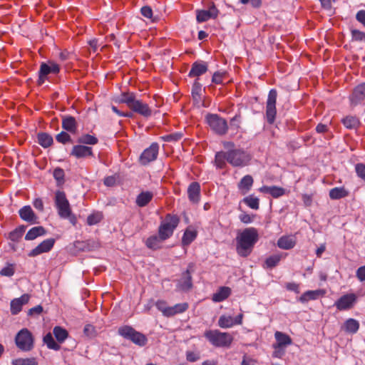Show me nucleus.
<instances>
[{"label": "nucleus", "mask_w": 365, "mask_h": 365, "mask_svg": "<svg viewBox=\"0 0 365 365\" xmlns=\"http://www.w3.org/2000/svg\"><path fill=\"white\" fill-rule=\"evenodd\" d=\"M277 92L275 89H271L268 94L266 103V118L269 124H273L277 114L276 102Z\"/></svg>", "instance_id": "obj_9"}, {"label": "nucleus", "mask_w": 365, "mask_h": 365, "mask_svg": "<svg viewBox=\"0 0 365 365\" xmlns=\"http://www.w3.org/2000/svg\"><path fill=\"white\" fill-rule=\"evenodd\" d=\"M15 272L14 266L12 264H9L6 267L1 269L0 274L1 276L11 277Z\"/></svg>", "instance_id": "obj_54"}, {"label": "nucleus", "mask_w": 365, "mask_h": 365, "mask_svg": "<svg viewBox=\"0 0 365 365\" xmlns=\"http://www.w3.org/2000/svg\"><path fill=\"white\" fill-rule=\"evenodd\" d=\"M153 197V195L150 192H142L137 196L136 204L139 207H145L151 201Z\"/></svg>", "instance_id": "obj_34"}, {"label": "nucleus", "mask_w": 365, "mask_h": 365, "mask_svg": "<svg viewBox=\"0 0 365 365\" xmlns=\"http://www.w3.org/2000/svg\"><path fill=\"white\" fill-rule=\"evenodd\" d=\"M60 71V66L58 64L52 61H48L47 63H41L38 71V84L42 85L46 76L49 74H57Z\"/></svg>", "instance_id": "obj_10"}, {"label": "nucleus", "mask_w": 365, "mask_h": 365, "mask_svg": "<svg viewBox=\"0 0 365 365\" xmlns=\"http://www.w3.org/2000/svg\"><path fill=\"white\" fill-rule=\"evenodd\" d=\"M356 277L361 281H365V266L360 267L356 271Z\"/></svg>", "instance_id": "obj_64"}, {"label": "nucleus", "mask_w": 365, "mask_h": 365, "mask_svg": "<svg viewBox=\"0 0 365 365\" xmlns=\"http://www.w3.org/2000/svg\"><path fill=\"white\" fill-rule=\"evenodd\" d=\"M26 231V226L21 225L16 228L14 230L9 233V239L11 241L17 242L22 237L23 234Z\"/></svg>", "instance_id": "obj_45"}, {"label": "nucleus", "mask_w": 365, "mask_h": 365, "mask_svg": "<svg viewBox=\"0 0 365 365\" xmlns=\"http://www.w3.org/2000/svg\"><path fill=\"white\" fill-rule=\"evenodd\" d=\"M355 170L357 176L365 182V165L363 163H357L355 165Z\"/></svg>", "instance_id": "obj_56"}, {"label": "nucleus", "mask_w": 365, "mask_h": 365, "mask_svg": "<svg viewBox=\"0 0 365 365\" xmlns=\"http://www.w3.org/2000/svg\"><path fill=\"white\" fill-rule=\"evenodd\" d=\"M231 294V289L228 287H221L212 295V299L215 302H220L225 300Z\"/></svg>", "instance_id": "obj_26"}, {"label": "nucleus", "mask_w": 365, "mask_h": 365, "mask_svg": "<svg viewBox=\"0 0 365 365\" xmlns=\"http://www.w3.org/2000/svg\"><path fill=\"white\" fill-rule=\"evenodd\" d=\"M329 195L331 200H339L346 197L349 192L344 187H340L331 189Z\"/></svg>", "instance_id": "obj_35"}, {"label": "nucleus", "mask_w": 365, "mask_h": 365, "mask_svg": "<svg viewBox=\"0 0 365 365\" xmlns=\"http://www.w3.org/2000/svg\"><path fill=\"white\" fill-rule=\"evenodd\" d=\"M356 299V294H346L337 299L334 303V306L339 311L349 310L354 306Z\"/></svg>", "instance_id": "obj_11"}, {"label": "nucleus", "mask_w": 365, "mask_h": 365, "mask_svg": "<svg viewBox=\"0 0 365 365\" xmlns=\"http://www.w3.org/2000/svg\"><path fill=\"white\" fill-rule=\"evenodd\" d=\"M277 245L280 249L291 250L296 245V238L294 236L284 235L279 238Z\"/></svg>", "instance_id": "obj_23"}, {"label": "nucleus", "mask_w": 365, "mask_h": 365, "mask_svg": "<svg viewBox=\"0 0 365 365\" xmlns=\"http://www.w3.org/2000/svg\"><path fill=\"white\" fill-rule=\"evenodd\" d=\"M243 202L250 208L258 210L259 207V200L257 197L251 195L243 199Z\"/></svg>", "instance_id": "obj_44"}, {"label": "nucleus", "mask_w": 365, "mask_h": 365, "mask_svg": "<svg viewBox=\"0 0 365 365\" xmlns=\"http://www.w3.org/2000/svg\"><path fill=\"white\" fill-rule=\"evenodd\" d=\"M71 155L77 158L93 156V150L88 146L77 145L73 147Z\"/></svg>", "instance_id": "obj_19"}, {"label": "nucleus", "mask_w": 365, "mask_h": 365, "mask_svg": "<svg viewBox=\"0 0 365 365\" xmlns=\"http://www.w3.org/2000/svg\"><path fill=\"white\" fill-rule=\"evenodd\" d=\"M228 151L227 152H218L215 155V163L217 168L222 169L225 167L226 163L228 162Z\"/></svg>", "instance_id": "obj_38"}, {"label": "nucleus", "mask_w": 365, "mask_h": 365, "mask_svg": "<svg viewBox=\"0 0 365 365\" xmlns=\"http://www.w3.org/2000/svg\"><path fill=\"white\" fill-rule=\"evenodd\" d=\"M77 127L76 120L74 117L67 115L63 116L62 119V128L69 132L73 133Z\"/></svg>", "instance_id": "obj_28"}, {"label": "nucleus", "mask_w": 365, "mask_h": 365, "mask_svg": "<svg viewBox=\"0 0 365 365\" xmlns=\"http://www.w3.org/2000/svg\"><path fill=\"white\" fill-rule=\"evenodd\" d=\"M53 334L57 341L60 344L63 343L68 336V332L67 330L58 326L53 328Z\"/></svg>", "instance_id": "obj_36"}, {"label": "nucleus", "mask_w": 365, "mask_h": 365, "mask_svg": "<svg viewBox=\"0 0 365 365\" xmlns=\"http://www.w3.org/2000/svg\"><path fill=\"white\" fill-rule=\"evenodd\" d=\"M259 190L263 193H268L274 198L279 197L285 194V189L277 186H262Z\"/></svg>", "instance_id": "obj_25"}, {"label": "nucleus", "mask_w": 365, "mask_h": 365, "mask_svg": "<svg viewBox=\"0 0 365 365\" xmlns=\"http://www.w3.org/2000/svg\"><path fill=\"white\" fill-rule=\"evenodd\" d=\"M102 220L101 213L91 214L87 217V223L89 225H93L98 223Z\"/></svg>", "instance_id": "obj_53"}, {"label": "nucleus", "mask_w": 365, "mask_h": 365, "mask_svg": "<svg viewBox=\"0 0 365 365\" xmlns=\"http://www.w3.org/2000/svg\"><path fill=\"white\" fill-rule=\"evenodd\" d=\"M56 140L61 143H66L69 141H71V138L70 135H68L67 133L62 131L60 133H58L56 137Z\"/></svg>", "instance_id": "obj_57"}, {"label": "nucleus", "mask_w": 365, "mask_h": 365, "mask_svg": "<svg viewBox=\"0 0 365 365\" xmlns=\"http://www.w3.org/2000/svg\"><path fill=\"white\" fill-rule=\"evenodd\" d=\"M207 122L211 129L218 135H225L227 131L228 125L226 120L217 114H208Z\"/></svg>", "instance_id": "obj_8"}, {"label": "nucleus", "mask_w": 365, "mask_h": 365, "mask_svg": "<svg viewBox=\"0 0 365 365\" xmlns=\"http://www.w3.org/2000/svg\"><path fill=\"white\" fill-rule=\"evenodd\" d=\"M159 150V145L157 143H153L149 148H146L140 156V162L142 165H147L156 160Z\"/></svg>", "instance_id": "obj_12"}, {"label": "nucleus", "mask_w": 365, "mask_h": 365, "mask_svg": "<svg viewBox=\"0 0 365 365\" xmlns=\"http://www.w3.org/2000/svg\"><path fill=\"white\" fill-rule=\"evenodd\" d=\"M253 182L252 177L247 175L241 179L238 184V188L242 191V194H246L251 189Z\"/></svg>", "instance_id": "obj_29"}, {"label": "nucleus", "mask_w": 365, "mask_h": 365, "mask_svg": "<svg viewBox=\"0 0 365 365\" xmlns=\"http://www.w3.org/2000/svg\"><path fill=\"white\" fill-rule=\"evenodd\" d=\"M207 70L208 65L206 62L202 61H197L192 64L191 69L188 76L192 78L196 77L198 78L199 76L205 73Z\"/></svg>", "instance_id": "obj_17"}, {"label": "nucleus", "mask_w": 365, "mask_h": 365, "mask_svg": "<svg viewBox=\"0 0 365 365\" xmlns=\"http://www.w3.org/2000/svg\"><path fill=\"white\" fill-rule=\"evenodd\" d=\"M46 231L42 226L34 227L28 231L25 236L26 240H34L38 237L46 235Z\"/></svg>", "instance_id": "obj_27"}, {"label": "nucleus", "mask_w": 365, "mask_h": 365, "mask_svg": "<svg viewBox=\"0 0 365 365\" xmlns=\"http://www.w3.org/2000/svg\"><path fill=\"white\" fill-rule=\"evenodd\" d=\"M37 138L38 143L43 148L51 146L53 142L52 136L46 133H38Z\"/></svg>", "instance_id": "obj_39"}, {"label": "nucleus", "mask_w": 365, "mask_h": 365, "mask_svg": "<svg viewBox=\"0 0 365 365\" xmlns=\"http://www.w3.org/2000/svg\"><path fill=\"white\" fill-rule=\"evenodd\" d=\"M243 314H238L233 318L231 316L222 315L218 320V325L223 329L230 328L234 325H240L242 324Z\"/></svg>", "instance_id": "obj_14"}, {"label": "nucleus", "mask_w": 365, "mask_h": 365, "mask_svg": "<svg viewBox=\"0 0 365 365\" xmlns=\"http://www.w3.org/2000/svg\"><path fill=\"white\" fill-rule=\"evenodd\" d=\"M200 358V354L194 351L186 352V359L190 362H195Z\"/></svg>", "instance_id": "obj_59"}, {"label": "nucleus", "mask_w": 365, "mask_h": 365, "mask_svg": "<svg viewBox=\"0 0 365 365\" xmlns=\"http://www.w3.org/2000/svg\"><path fill=\"white\" fill-rule=\"evenodd\" d=\"M342 328L346 332L355 334L359 329V323L357 320L350 318L344 322Z\"/></svg>", "instance_id": "obj_32"}, {"label": "nucleus", "mask_w": 365, "mask_h": 365, "mask_svg": "<svg viewBox=\"0 0 365 365\" xmlns=\"http://www.w3.org/2000/svg\"><path fill=\"white\" fill-rule=\"evenodd\" d=\"M22 304H21L20 301L17 298L14 299L11 302V312L12 314L15 315L19 314L22 309Z\"/></svg>", "instance_id": "obj_50"}, {"label": "nucleus", "mask_w": 365, "mask_h": 365, "mask_svg": "<svg viewBox=\"0 0 365 365\" xmlns=\"http://www.w3.org/2000/svg\"><path fill=\"white\" fill-rule=\"evenodd\" d=\"M351 37L354 41H365V33L357 29H353L351 30Z\"/></svg>", "instance_id": "obj_55"}, {"label": "nucleus", "mask_w": 365, "mask_h": 365, "mask_svg": "<svg viewBox=\"0 0 365 365\" xmlns=\"http://www.w3.org/2000/svg\"><path fill=\"white\" fill-rule=\"evenodd\" d=\"M78 143H82V144L96 145L98 143V140L96 137H95L93 135H91L89 134H86V135L81 136L78 138Z\"/></svg>", "instance_id": "obj_48"}, {"label": "nucleus", "mask_w": 365, "mask_h": 365, "mask_svg": "<svg viewBox=\"0 0 365 365\" xmlns=\"http://www.w3.org/2000/svg\"><path fill=\"white\" fill-rule=\"evenodd\" d=\"M84 334L88 338H93L97 335V331L94 326L86 324L83 328Z\"/></svg>", "instance_id": "obj_52"}, {"label": "nucleus", "mask_w": 365, "mask_h": 365, "mask_svg": "<svg viewBox=\"0 0 365 365\" xmlns=\"http://www.w3.org/2000/svg\"><path fill=\"white\" fill-rule=\"evenodd\" d=\"M349 98L353 106L359 104L365 98V82L355 87Z\"/></svg>", "instance_id": "obj_18"}, {"label": "nucleus", "mask_w": 365, "mask_h": 365, "mask_svg": "<svg viewBox=\"0 0 365 365\" xmlns=\"http://www.w3.org/2000/svg\"><path fill=\"white\" fill-rule=\"evenodd\" d=\"M16 346L23 351H30L34 346V338L32 333L26 328L21 329L15 337Z\"/></svg>", "instance_id": "obj_5"}, {"label": "nucleus", "mask_w": 365, "mask_h": 365, "mask_svg": "<svg viewBox=\"0 0 365 365\" xmlns=\"http://www.w3.org/2000/svg\"><path fill=\"white\" fill-rule=\"evenodd\" d=\"M19 214L23 220L30 223H36L38 219L29 205H26L21 208L19 211Z\"/></svg>", "instance_id": "obj_21"}, {"label": "nucleus", "mask_w": 365, "mask_h": 365, "mask_svg": "<svg viewBox=\"0 0 365 365\" xmlns=\"http://www.w3.org/2000/svg\"><path fill=\"white\" fill-rule=\"evenodd\" d=\"M274 337L277 341V344L274 345L275 349L287 346L290 345L292 342V339L289 335L279 331H277L274 333Z\"/></svg>", "instance_id": "obj_24"}, {"label": "nucleus", "mask_w": 365, "mask_h": 365, "mask_svg": "<svg viewBox=\"0 0 365 365\" xmlns=\"http://www.w3.org/2000/svg\"><path fill=\"white\" fill-rule=\"evenodd\" d=\"M64 170L60 168H57L53 170V177L56 180L58 185L64 182Z\"/></svg>", "instance_id": "obj_51"}, {"label": "nucleus", "mask_w": 365, "mask_h": 365, "mask_svg": "<svg viewBox=\"0 0 365 365\" xmlns=\"http://www.w3.org/2000/svg\"><path fill=\"white\" fill-rule=\"evenodd\" d=\"M197 237V232L195 230H186L182 242L184 245H189Z\"/></svg>", "instance_id": "obj_46"}, {"label": "nucleus", "mask_w": 365, "mask_h": 365, "mask_svg": "<svg viewBox=\"0 0 365 365\" xmlns=\"http://www.w3.org/2000/svg\"><path fill=\"white\" fill-rule=\"evenodd\" d=\"M198 80V78L195 80L192 88V96L196 101L200 100L202 91V85Z\"/></svg>", "instance_id": "obj_47"}, {"label": "nucleus", "mask_w": 365, "mask_h": 365, "mask_svg": "<svg viewBox=\"0 0 365 365\" xmlns=\"http://www.w3.org/2000/svg\"><path fill=\"white\" fill-rule=\"evenodd\" d=\"M225 73L217 71L214 73L212 78V81L216 84H222L223 83V78Z\"/></svg>", "instance_id": "obj_60"}, {"label": "nucleus", "mask_w": 365, "mask_h": 365, "mask_svg": "<svg viewBox=\"0 0 365 365\" xmlns=\"http://www.w3.org/2000/svg\"><path fill=\"white\" fill-rule=\"evenodd\" d=\"M285 287L289 291L294 292L297 294L299 293V285L295 282H287Z\"/></svg>", "instance_id": "obj_61"}, {"label": "nucleus", "mask_w": 365, "mask_h": 365, "mask_svg": "<svg viewBox=\"0 0 365 365\" xmlns=\"http://www.w3.org/2000/svg\"><path fill=\"white\" fill-rule=\"evenodd\" d=\"M118 334L125 339L130 340L135 344L143 346L146 345L148 339L143 334L137 331L130 326H124L118 329Z\"/></svg>", "instance_id": "obj_6"}, {"label": "nucleus", "mask_w": 365, "mask_h": 365, "mask_svg": "<svg viewBox=\"0 0 365 365\" xmlns=\"http://www.w3.org/2000/svg\"><path fill=\"white\" fill-rule=\"evenodd\" d=\"M156 308L162 312L163 315L168 317L170 307L164 300H158L155 304Z\"/></svg>", "instance_id": "obj_49"}, {"label": "nucleus", "mask_w": 365, "mask_h": 365, "mask_svg": "<svg viewBox=\"0 0 365 365\" xmlns=\"http://www.w3.org/2000/svg\"><path fill=\"white\" fill-rule=\"evenodd\" d=\"M255 216V215H250L249 214L244 212L240 215L239 218L242 222L248 224L251 223L254 220Z\"/></svg>", "instance_id": "obj_58"}, {"label": "nucleus", "mask_w": 365, "mask_h": 365, "mask_svg": "<svg viewBox=\"0 0 365 365\" xmlns=\"http://www.w3.org/2000/svg\"><path fill=\"white\" fill-rule=\"evenodd\" d=\"M259 239L257 230L255 227L245 228L236 237V251L242 257L249 256Z\"/></svg>", "instance_id": "obj_1"}, {"label": "nucleus", "mask_w": 365, "mask_h": 365, "mask_svg": "<svg viewBox=\"0 0 365 365\" xmlns=\"http://www.w3.org/2000/svg\"><path fill=\"white\" fill-rule=\"evenodd\" d=\"M356 20L365 26V10H360L356 15Z\"/></svg>", "instance_id": "obj_63"}, {"label": "nucleus", "mask_w": 365, "mask_h": 365, "mask_svg": "<svg viewBox=\"0 0 365 365\" xmlns=\"http://www.w3.org/2000/svg\"><path fill=\"white\" fill-rule=\"evenodd\" d=\"M55 242L56 240L54 238H48L43 240L35 248L31 250L29 252L28 256L30 257H34L43 253H47L50 252L53 247Z\"/></svg>", "instance_id": "obj_13"}, {"label": "nucleus", "mask_w": 365, "mask_h": 365, "mask_svg": "<svg viewBox=\"0 0 365 365\" xmlns=\"http://www.w3.org/2000/svg\"><path fill=\"white\" fill-rule=\"evenodd\" d=\"M54 203L58 216L62 219L68 220L73 225H76L77 218L73 213L69 201L63 191L57 190L55 192Z\"/></svg>", "instance_id": "obj_2"}, {"label": "nucleus", "mask_w": 365, "mask_h": 365, "mask_svg": "<svg viewBox=\"0 0 365 365\" xmlns=\"http://www.w3.org/2000/svg\"><path fill=\"white\" fill-rule=\"evenodd\" d=\"M166 240L165 239H162L160 235H152L148 237L145 242L146 246L152 250H158L160 248L161 243Z\"/></svg>", "instance_id": "obj_30"}, {"label": "nucleus", "mask_w": 365, "mask_h": 365, "mask_svg": "<svg viewBox=\"0 0 365 365\" xmlns=\"http://www.w3.org/2000/svg\"><path fill=\"white\" fill-rule=\"evenodd\" d=\"M205 337L216 347L230 346L233 341L232 336L227 332H221L219 330H208L205 332Z\"/></svg>", "instance_id": "obj_3"}, {"label": "nucleus", "mask_w": 365, "mask_h": 365, "mask_svg": "<svg viewBox=\"0 0 365 365\" xmlns=\"http://www.w3.org/2000/svg\"><path fill=\"white\" fill-rule=\"evenodd\" d=\"M137 101L135 98V95L133 93H123L121 94V98L119 99L118 102L121 103H125L129 108H132V105H134Z\"/></svg>", "instance_id": "obj_37"}, {"label": "nucleus", "mask_w": 365, "mask_h": 365, "mask_svg": "<svg viewBox=\"0 0 365 365\" xmlns=\"http://www.w3.org/2000/svg\"><path fill=\"white\" fill-rule=\"evenodd\" d=\"M130 109L145 118H148L152 115V110L149 106L140 100H137L135 104L132 105Z\"/></svg>", "instance_id": "obj_20"}, {"label": "nucleus", "mask_w": 365, "mask_h": 365, "mask_svg": "<svg viewBox=\"0 0 365 365\" xmlns=\"http://www.w3.org/2000/svg\"><path fill=\"white\" fill-rule=\"evenodd\" d=\"M319 294V290L307 291L299 297V301L302 303H304L309 300H314L317 299Z\"/></svg>", "instance_id": "obj_43"}, {"label": "nucleus", "mask_w": 365, "mask_h": 365, "mask_svg": "<svg viewBox=\"0 0 365 365\" xmlns=\"http://www.w3.org/2000/svg\"><path fill=\"white\" fill-rule=\"evenodd\" d=\"M180 222L179 217L175 215L168 214L165 215L164 220L161 222L158 228V235L161 236L162 239L170 238L178 227Z\"/></svg>", "instance_id": "obj_4"}, {"label": "nucleus", "mask_w": 365, "mask_h": 365, "mask_svg": "<svg viewBox=\"0 0 365 365\" xmlns=\"http://www.w3.org/2000/svg\"><path fill=\"white\" fill-rule=\"evenodd\" d=\"M12 365H38V361L35 357L18 358L12 360Z\"/></svg>", "instance_id": "obj_42"}, {"label": "nucleus", "mask_w": 365, "mask_h": 365, "mask_svg": "<svg viewBox=\"0 0 365 365\" xmlns=\"http://www.w3.org/2000/svg\"><path fill=\"white\" fill-rule=\"evenodd\" d=\"M285 256L286 255L283 254H277L269 256L264 261V264L263 265L264 268L272 269L275 267L279 264L280 260Z\"/></svg>", "instance_id": "obj_31"}, {"label": "nucleus", "mask_w": 365, "mask_h": 365, "mask_svg": "<svg viewBox=\"0 0 365 365\" xmlns=\"http://www.w3.org/2000/svg\"><path fill=\"white\" fill-rule=\"evenodd\" d=\"M189 305L187 302L176 304L173 307H170L168 317H173L178 314H182L187 310Z\"/></svg>", "instance_id": "obj_33"}, {"label": "nucleus", "mask_w": 365, "mask_h": 365, "mask_svg": "<svg viewBox=\"0 0 365 365\" xmlns=\"http://www.w3.org/2000/svg\"><path fill=\"white\" fill-rule=\"evenodd\" d=\"M342 123L349 129H354L359 125V119L355 116L348 115L342 119Z\"/></svg>", "instance_id": "obj_41"}, {"label": "nucleus", "mask_w": 365, "mask_h": 365, "mask_svg": "<svg viewBox=\"0 0 365 365\" xmlns=\"http://www.w3.org/2000/svg\"><path fill=\"white\" fill-rule=\"evenodd\" d=\"M188 198L192 203H197L200 200V186L197 182H192L187 188Z\"/></svg>", "instance_id": "obj_22"}, {"label": "nucleus", "mask_w": 365, "mask_h": 365, "mask_svg": "<svg viewBox=\"0 0 365 365\" xmlns=\"http://www.w3.org/2000/svg\"><path fill=\"white\" fill-rule=\"evenodd\" d=\"M228 163L234 167H244L248 165L251 155L242 149L228 150Z\"/></svg>", "instance_id": "obj_7"}, {"label": "nucleus", "mask_w": 365, "mask_h": 365, "mask_svg": "<svg viewBox=\"0 0 365 365\" xmlns=\"http://www.w3.org/2000/svg\"><path fill=\"white\" fill-rule=\"evenodd\" d=\"M218 15V10L214 4H212L208 10L197 11V21L200 23L205 22L210 19H215Z\"/></svg>", "instance_id": "obj_16"}, {"label": "nucleus", "mask_w": 365, "mask_h": 365, "mask_svg": "<svg viewBox=\"0 0 365 365\" xmlns=\"http://www.w3.org/2000/svg\"><path fill=\"white\" fill-rule=\"evenodd\" d=\"M43 343L46 344L47 347L50 349L58 351L61 349V346L55 341L52 334L50 332L43 336Z\"/></svg>", "instance_id": "obj_40"}, {"label": "nucleus", "mask_w": 365, "mask_h": 365, "mask_svg": "<svg viewBox=\"0 0 365 365\" xmlns=\"http://www.w3.org/2000/svg\"><path fill=\"white\" fill-rule=\"evenodd\" d=\"M230 124L231 128L237 130L240 128V116L236 115L235 117H233L231 119Z\"/></svg>", "instance_id": "obj_62"}, {"label": "nucleus", "mask_w": 365, "mask_h": 365, "mask_svg": "<svg viewBox=\"0 0 365 365\" xmlns=\"http://www.w3.org/2000/svg\"><path fill=\"white\" fill-rule=\"evenodd\" d=\"M192 264L188 265L187 269L182 274L181 278L178 280L177 288L182 291H188L192 287V276L190 269Z\"/></svg>", "instance_id": "obj_15"}]
</instances>
